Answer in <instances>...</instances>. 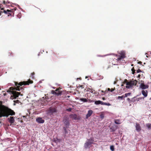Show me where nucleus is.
<instances>
[{
	"label": "nucleus",
	"mask_w": 151,
	"mask_h": 151,
	"mask_svg": "<svg viewBox=\"0 0 151 151\" xmlns=\"http://www.w3.org/2000/svg\"><path fill=\"white\" fill-rule=\"evenodd\" d=\"M3 9H4V8H1V10H3Z\"/></svg>",
	"instance_id": "nucleus-49"
},
{
	"label": "nucleus",
	"mask_w": 151,
	"mask_h": 151,
	"mask_svg": "<svg viewBox=\"0 0 151 151\" xmlns=\"http://www.w3.org/2000/svg\"><path fill=\"white\" fill-rule=\"evenodd\" d=\"M93 112V111L91 110H89L88 112V113L87 114L86 116V118L88 119L89 117L91 115H92Z\"/></svg>",
	"instance_id": "nucleus-13"
},
{
	"label": "nucleus",
	"mask_w": 151,
	"mask_h": 151,
	"mask_svg": "<svg viewBox=\"0 0 151 151\" xmlns=\"http://www.w3.org/2000/svg\"><path fill=\"white\" fill-rule=\"evenodd\" d=\"M2 104V101H0V118L2 117H7L9 115H15V112L13 110Z\"/></svg>",
	"instance_id": "nucleus-2"
},
{
	"label": "nucleus",
	"mask_w": 151,
	"mask_h": 151,
	"mask_svg": "<svg viewBox=\"0 0 151 151\" xmlns=\"http://www.w3.org/2000/svg\"><path fill=\"white\" fill-rule=\"evenodd\" d=\"M89 91L91 93H95L94 91H95L94 90H93L92 89H89Z\"/></svg>",
	"instance_id": "nucleus-27"
},
{
	"label": "nucleus",
	"mask_w": 151,
	"mask_h": 151,
	"mask_svg": "<svg viewBox=\"0 0 151 151\" xmlns=\"http://www.w3.org/2000/svg\"><path fill=\"white\" fill-rule=\"evenodd\" d=\"M138 64H142V62L141 61H139L138 63Z\"/></svg>",
	"instance_id": "nucleus-36"
},
{
	"label": "nucleus",
	"mask_w": 151,
	"mask_h": 151,
	"mask_svg": "<svg viewBox=\"0 0 151 151\" xmlns=\"http://www.w3.org/2000/svg\"><path fill=\"white\" fill-rule=\"evenodd\" d=\"M101 118H102L103 117V116H101Z\"/></svg>",
	"instance_id": "nucleus-51"
},
{
	"label": "nucleus",
	"mask_w": 151,
	"mask_h": 151,
	"mask_svg": "<svg viewBox=\"0 0 151 151\" xmlns=\"http://www.w3.org/2000/svg\"><path fill=\"white\" fill-rule=\"evenodd\" d=\"M80 100L82 101H83V102H87L88 101L85 98H81L80 99Z\"/></svg>",
	"instance_id": "nucleus-20"
},
{
	"label": "nucleus",
	"mask_w": 151,
	"mask_h": 151,
	"mask_svg": "<svg viewBox=\"0 0 151 151\" xmlns=\"http://www.w3.org/2000/svg\"><path fill=\"white\" fill-rule=\"evenodd\" d=\"M94 140L93 138H90L89 139H87L84 145V148L86 149L89 148L91 145L94 143Z\"/></svg>",
	"instance_id": "nucleus-5"
},
{
	"label": "nucleus",
	"mask_w": 151,
	"mask_h": 151,
	"mask_svg": "<svg viewBox=\"0 0 151 151\" xmlns=\"http://www.w3.org/2000/svg\"><path fill=\"white\" fill-rule=\"evenodd\" d=\"M77 115L75 114H71L70 115V118L75 120L77 119Z\"/></svg>",
	"instance_id": "nucleus-16"
},
{
	"label": "nucleus",
	"mask_w": 151,
	"mask_h": 151,
	"mask_svg": "<svg viewBox=\"0 0 151 151\" xmlns=\"http://www.w3.org/2000/svg\"><path fill=\"white\" fill-rule=\"evenodd\" d=\"M108 91H111V89L110 88H108Z\"/></svg>",
	"instance_id": "nucleus-39"
},
{
	"label": "nucleus",
	"mask_w": 151,
	"mask_h": 151,
	"mask_svg": "<svg viewBox=\"0 0 151 151\" xmlns=\"http://www.w3.org/2000/svg\"><path fill=\"white\" fill-rule=\"evenodd\" d=\"M36 121L40 123H43L44 122V120L42 118L39 117L36 119Z\"/></svg>",
	"instance_id": "nucleus-14"
},
{
	"label": "nucleus",
	"mask_w": 151,
	"mask_h": 151,
	"mask_svg": "<svg viewBox=\"0 0 151 151\" xmlns=\"http://www.w3.org/2000/svg\"><path fill=\"white\" fill-rule=\"evenodd\" d=\"M7 55L9 56H13V53L11 51H9V52H8L7 53Z\"/></svg>",
	"instance_id": "nucleus-17"
},
{
	"label": "nucleus",
	"mask_w": 151,
	"mask_h": 151,
	"mask_svg": "<svg viewBox=\"0 0 151 151\" xmlns=\"http://www.w3.org/2000/svg\"><path fill=\"white\" fill-rule=\"evenodd\" d=\"M23 117L24 118H25H25H26V116H23Z\"/></svg>",
	"instance_id": "nucleus-44"
},
{
	"label": "nucleus",
	"mask_w": 151,
	"mask_h": 151,
	"mask_svg": "<svg viewBox=\"0 0 151 151\" xmlns=\"http://www.w3.org/2000/svg\"><path fill=\"white\" fill-rule=\"evenodd\" d=\"M8 119L9 122L11 124H13L15 122L14 118L13 116H10Z\"/></svg>",
	"instance_id": "nucleus-11"
},
{
	"label": "nucleus",
	"mask_w": 151,
	"mask_h": 151,
	"mask_svg": "<svg viewBox=\"0 0 151 151\" xmlns=\"http://www.w3.org/2000/svg\"><path fill=\"white\" fill-rule=\"evenodd\" d=\"M102 99L103 100H105V98H104V97H103V98H102Z\"/></svg>",
	"instance_id": "nucleus-40"
},
{
	"label": "nucleus",
	"mask_w": 151,
	"mask_h": 151,
	"mask_svg": "<svg viewBox=\"0 0 151 151\" xmlns=\"http://www.w3.org/2000/svg\"><path fill=\"white\" fill-rule=\"evenodd\" d=\"M88 101V102H93L94 101L93 100H90V99H88L87 100Z\"/></svg>",
	"instance_id": "nucleus-28"
},
{
	"label": "nucleus",
	"mask_w": 151,
	"mask_h": 151,
	"mask_svg": "<svg viewBox=\"0 0 151 151\" xmlns=\"http://www.w3.org/2000/svg\"><path fill=\"white\" fill-rule=\"evenodd\" d=\"M83 86H82V85H81V87H82V88H83Z\"/></svg>",
	"instance_id": "nucleus-46"
},
{
	"label": "nucleus",
	"mask_w": 151,
	"mask_h": 151,
	"mask_svg": "<svg viewBox=\"0 0 151 151\" xmlns=\"http://www.w3.org/2000/svg\"><path fill=\"white\" fill-rule=\"evenodd\" d=\"M141 72L142 71H141V70L139 69L137 70V73H139V72Z\"/></svg>",
	"instance_id": "nucleus-33"
},
{
	"label": "nucleus",
	"mask_w": 151,
	"mask_h": 151,
	"mask_svg": "<svg viewBox=\"0 0 151 151\" xmlns=\"http://www.w3.org/2000/svg\"><path fill=\"white\" fill-rule=\"evenodd\" d=\"M63 129L64 130V131H65V132L66 133H67V130H66V128L65 127H63Z\"/></svg>",
	"instance_id": "nucleus-32"
},
{
	"label": "nucleus",
	"mask_w": 151,
	"mask_h": 151,
	"mask_svg": "<svg viewBox=\"0 0 151 151\" xmlns=\"http://www.w3.org/2000/svg\"><path fill=\"white\" fill-rule=\"evenodd\" d=\"M131 66H134V65L133 64H132Z\"/></svg>",
	"instance_id": "nucleus-47"
},
{
	"label": "nucleus",
	"mask_w": 151,
	"mask_h": 151,
	"mask_svg": "<svg viewBox=\"0 0 151 151\" xmlns=\"http://www.w3.org/2000/svg\"><path fill=\"white\" fill-rule=\"evenodd\" d=\"M131 70L132 71V73L133 74H134L135 73V70L134 69V67H133L132 68Z\"/></svg>",
	"instance_id": "nucleus-26"
},
{
	"label": "nucleus",
	"mask_w": 151,
	"mask_h": 151,
	"mask_svg": "<svg viewBox=\"0 0 151 151\" xmlns=\"http://www.w3.org/2000/svg\"><path fill=\"white\" fill-rule=\"evenodd\" d=\"M13 9H12V10H9V9H7L6 11L4 10V12L5 13L7 14V12H13Z\"/></svg>",
	"instance_id": "nucleus-23"
},
{
	"label": "nucleus",
	"mask_w": 151,
	"mask_h": 151,
	"mask_svg": "<svg viewBox=\"0 0 151 151\" xmlns=\"http://www.w3.org/2000/svg\"><path fill=\"white\" fill-rule=\"evenodd\" d=\"M14 83L15 87H11L9 88V90H7V93H10V94H12V95L10 97V99L12 100L15 99L18 97L21 93L20 92H17L15 91H13L14 90L19 91L20 90V89H22V87H20V86H22L23 85H29V84L32 83L33 81L29 79L26 81L21 82L19 83L14 81Z\"/></svg>",
	"instance_id": "nucleus-1"
},
{
	"label": "nucleus",
	"mask_w": 151,
	"mask_h": 151,
	"mask_svg": "<svg viewBox=\"0 0 151 151\" xmlns=\"http://www.w3.org/2000/svg\"><path fill=\"white\" fill-rule=\"evenodd\" d=\"M107 92H108V91H107L105 90V91H104V93L102 94V95H104V94H106V93H107Z\"/></svg>",
	"instance_id": "nucleus-34"
},
{
	"label": "nucleus",
	"mask_w": 151,
	"mask_h": 151,
	"mask_svg": "<svg viewBox=\"0 0 151 151\" xmlns=\"http://www.w3.org/2000/svg\"><path fill=\"white\" fill-rule=\"evenodd\" d=\"M101 92L102 93H104V91L102 90V91H101Z\"/></svg>",
	"instance_id": "nucleus-41"
},
{
	"label": "nucleus",
	"mask_w": 151,
	"mask_h": 151,
	"mask_svg": "<svg viewBox=\"0 0 151 151\" xmlns=\"http://www.w3.org/2000/svg\"><path fill=\"white\" fill-rule=\"evenodd\" d=\"M94 103L96 105L101 104L102 105H105L108 106L111 105V104L109 103H104L100 100L96 101H95Z\"/></svg>",
	"instance_id": "nucleus-6"
},
{
	"label": "nucleus",
	"mask_w": 151,
	"mask_h": 151,
	"mask_svg": "<svg viewBox=\"0 0 151 151\" xmlns=\"http://www.w3.org/2000/svg\"><path fill=\"white\" fill-rule=\"evenodd\" d=\"M126 52L124 51H121L118 53V55H116V56L117 57V58L116 59V61L119 63H123L124 59L126 57Z\"/></svg>",
	"instance_id": "nucleus-4"
},
{
	"label": "nucleus",
	"mask_w": 151,
	"mask_h": 151,
	"mask_svg": "<svg viewBox=\"0 0 151 151\" xmlns=\"http://www.w3.org/2000/svg\"><path fill=\"white\" fill-rule=\"evenodd\" d=\"M63 122L66 128L69 126L70 123L69 122V118L67 117H65L63 119Z\"/></svg>",
	"instance_id": "nucleus-7"
},
{
	"label": "nucleus",
	"mask_w": 151,
	"mask_h": 151,
	"mask_svg": "<svg viewBox=\"0 0 151 151\" xmlns=\"http://www.w3.org/2000/svg\"><path fill=\"white\" fill-rule=\"evenodd\" d=\"M123 84H122V85H121V86H124V85H123Z\"/></svg>",
	"instance_id": "nucleus-45"
},
{
	"label": "nucleus",
	"mask_w": 151,
	"mask_h": 151,
	"mask_svg": "<svg viewBox=\"0 0 151 151\" xmlns=\"http://www.w3.org/2000/svg\"><path fill=\"white\" fill-rule=\"evenodd\" d=\"M112 130L113 131H115V130H114V129H112Z\"/></svg>",
	"instance_id": "nucleus-42"
},
{
	"label": "nucleus",
	"mask_w": 151,
	"mask_h": 151,
	"mask_svg": "<svg viewBox=\"0 0 151 151\" xmlns=\"http://www.w3.org/2000/svg\"><path fill=\"white\" fill-rule=\"evenodd\" d=\"M127 100L129 101L130 100V99L129 98H128L127 99Z\"/></svg>",
	"instance_id": "nucleus-43"
},
{
	"label": "nucleus",
	"mask_w": 151,
	"mask_h": 151,
	"mask_svg": "<svg viewBox=\"0 0 151 151\" xmlns=\"http://www.w3.org/2000/svg\"><path fill=\"white\" fill-rule=\"evenodd\" d=\"M142 93L145 97L147 96L148 94V91L147 90H143L142 91Z\"/></svg>",
	"instance_id": "nucleus-15"
},
{
	"label": "nucleus",
	"mask_w": 151,
	"mask_h": 151,
	"mask_svg": "<svg viewBox=\"0 0 151 151\" xmlns=\"http://www.w3.org/2000/svg\"><path fill=\"white\" fill-rule=\"evenodd\" d=\"M7 94L6 93H4V96H5Z\"/></svg>",
	"instance_id": "nucleus-38"
},
{
	"label": "nucleus",
	"mask_w": 151,
	"mask_h": 151,
	"mask_svg": "<svg viewBox=\"0 0 151 151\" xmlns=\"http://www.w3.org/2000/svg\"><path fill=\"white\" fill-rule=\"evenodd\" d=\"M135 127L136 130L139 132L141 130V127L139 124L138 123L136 124Z\"/></svg>",
	"instance_id": "nucleus-12"
},
{
	"label": "nucleus",
	"mask_w": 151,
	"mask_h": 151,
	"mask_svg": "<svg viewBox=\"0 0 151 151\" xmlns=\"http://www.w3.org/2000/svg\"><path fill=\"white\" fill-rule=\"evenodd\" d=\"M35 74V73L34 72H33L32 73H31V76H32V78H34L33 75H34Z\"/></svg>",
	"instance_id": "nucleus-31"
},
{
	"label": "nucleus",
	"mask_w": 151,
	"mask_h": 151,
	"mask_svg": "<svg viewBox=\"0 0 151 151\" xmlns=\"http://www.w3.org/2000/svg\"><path fill=\"white\" fill-rule=\"evenodd\" d=\"M125 97L124 96V95H122V96H119L118 97V99H121L122 100L123 99V98H124Z\"/></svg>",
	"instance_id": "nucleus-24"
},
{
	"label": "nucleus",
	"mask_w": 151,
	"mask_h": 151,
	"mask_svg": "<svg viewBox=\"0 0 151 151\" xmlns=\"http://www.w3.org/2000/svg\"><path fill=\"white\" fill-rule=\"evenodd\" d=\"M115 123L117 124H120L121 122L120 120L119 119H116L115 120Z\"/></svg>",
	"instance_id": "nucleus-18"
},
{
	"label": "nucleus",
	"mask_w": 151,
	"mask_h": 151,
	"mask_svg": "<svg viewBox=\"0 0 151 151\" xmlns=\"http://www.w3.org/2000/svg\"><path fill=\"white\" fill-rule=\"evenodd\" d=\"M137 83V81L135 80L132 81L130 80L128 81L127 79L124 80L123 82V84H126V88L127 89H129L133 88L134 86H135Z\"/></svg>",
	"instance_id": "nucleus-3"
},
{
	"label": "nucleus",
	"mask_w": 151,
	"mask_h": 151,
	"mask_svg": "<svg viewBox=\"0 0 151 151\" xmlns=\"http://www.w3.org/2000/svg\"><path fill=\"white\" fill-rule=\"evenodd\" d=\"M146 126L148 129H151V124H146Z\"/></svg>",
	"instance_id": "nucleus-19"
},
{
	"label": "nucleus",
	"mask_w": 151,
	"mask_h": 151,
	"mask_svg": "<svg viewBox=\"0 0 151 151\" xmlns=\"http://www.w3.org/2000/svg\"><path fill=\"white\" fill-rule=\"evenodd\" d=\"M101 118H102L103 117V116H101Z\"/></svg>",
	"instance_id": "nucleus-50"
},
{
	"label": "nucleus",
	"mask_w": 151,
	"mask_h": 151,
	"mask_svg": "<svg viewBox=\"0 0 151 151\" xmlns=\"http://www.w3.org/2000/svg\"><path fill=\"white\" fill-rule=\"evenodd\" d=\"M115 90V88L114 87V88H112L111 89V92H112Z\"/></svg>",
	"instance_id": "nucleus-30"
},
{
	"label": "nucleus",
	"mask_w": 151,
	"mask_h": 151,
	"mask_svg": "<svg viewBox=\"0 0 151 151\" xmlns=\"http://www.w3.org/2000/svg\"><path fill=\"white\" fill-rule=\"evenodd\" d=\"M140 74H139L138 75V76L137 77L138 78H140Z\"/></svg>",
	"instance_id": "nucleus-37"
},
{
	"label": "nucleus",
	"mask_w": 151,
	"mask_h": 151,
	"mask_svg": "<svg viewBox=\"0 0 151 151\" xmlns=\"http://www.w3.org/2000/svg\"><path fill=\"white\" fill-rule=\"evenodd\" d=\"M72 110V109L71 108H69L68 109H66V110L68 111H70Z\"/></svg>",
	"instance_id": "nucleus-29"
},
{
	"label": "nucleus",
	"mask_w": 151,
	"mask_h": 151,
	"mask_svg": "<svg viewBox=\"0 0 151 151\" xmlns=\"http://www.w3.org/2000/svg\"><path fill=\"white\" fill-rule=\"evenodd\" d=\"M110 149L112 151H114V147L113 145H111L110 147Z\"/></svg>",
	"instance_id": "nucleus-25"
},
{
	"label": "nucleus",
	"mask_w": 151,
	"mask_h": 151,
	"mask_svg": "<svg viewBox=\"0 0 151 151\" xmlns=\"http://www.w3.org/2000/svg\"><path fill=\"white\" fill-rule=\"evenodd\" d=\"M131 94V93L129 92V93H125V94L124 95V96L125 98L126 97H127L128 96H129Z\"/></svg>",
	"instance_id": "nucleus-22"
},
{
	"label": "nucleus",
	"mask_w": 151,
	"mask_h": 151,
	"mask_svg": "<svg viewBox=\"0 0 151 151\" xmlns=\"http://www.w3.org/2000/svg\"><path fill=\"white\" fill-rule=\"evenodd\" d=\"M2 92H3V93H4V92H5V91H2Z\"/></svg>",
	"instance_id": "nucleus-48"
},
{
	"label": "nucleus",
	"mask_w": 151,
	"mask_h": 151,
	"mask_svg": "<svg viewBox=\"0 0 151 151\" xmlns=\"http://www.w3.org/2000/svg\"><path fill=\"white\" fill-rule=\"evenodd\" d=\"M52 94H55L57 95L61 94L62 93V92L59 90L58 89H57L55 91L52 90Z\"/></svg>",
	"instance_id": "nucleus-9"
},
{
	"label": "nucleus",
	"mask_w": 151,
	"mask_h": 151,
	"mask_svg": "<svg viewBox=\"0 0 151 151\" xmlns=\"http://www.w3.org/2000/svg\"><path fill=\"white\" fill-rule=\"evenodd\" d=\"M150 99V100H151V98Z\"/></svg>",
	"instance_id": "nucleus-52"
},
{
	"label": "nucleus",
	"mask_w": 151,
	"mask_h": 151,
	"mask_svg": "<svg viewBox=\"0 0 151 151\" xmlns=\"http://www.w3.org/2000/svg\"><path fill=\"white\" fill-rule=\"evenodd\" d=\"M140 87L142 89H145L148 88L149 86L147 85H145L144 83H141L140 86Z\"/></svg>",
	"instance_id": "nucleus-10"
},
{
	"label": "nucleus",
	"mask_w": 151,
	"mask_h": 151,
	"mask_svg": "<svg viewBox=\"0 0 151 151\" xmlns=\"http://www.w3.org/2000/svg\"><path fill=\"white\" fill-rule=\"evenodd\" d=\"M109 68V67H108V68Z\"/></svg>",
	"instance_id": "nucleus-53"
},
{
	"label": "nucleus",
	"mask_w": 151,
	"mask_h": 151,
	"mask_svg": "<svg viewBox=\"0 0 151 151\" xmlns=\"http://www.w3.org/2000/svg\"><path fill=\"white\" fill-rule=\"evenodd\" d=\"M56 112V110L55 108H50L48 110L47 113L52 114L54 112Z\"/></svg>",
	"instance_id": "nucleus-8"
},
{
	"label": "nucleus",
	"mask_w": 151,
	"mask_h": 151,
	"mask_svg": "<svg viewBox=\"0 0 151 151\" xmlns=\"http://www.w3.org/2000/svg\"><path fill=\"white\" fill-rule=\"evenodd\" d=\"M14 103L13 104V105L14 106H15L16 105V103L19 104V103H21L20 101L19 100H14Z\"/></svg>",
	"instance_id": "nucleus-21"
},
{
	"label": "nucleus",
	"mask_w": 151,
	"mask_h": 151,
	"mask_svg": "<svg viewBox=\"0 0 151 151\" xmlns=\"http://www.w3.org/2000/svg\"><path fill=\"white\" fill-rule=\"evenodd\" d=\"M3 4H4L5 5H6L7 2H6L5 1H3Z\"/></svg>",
	"instance_id": "nucleus-35"
}]
</instances>
